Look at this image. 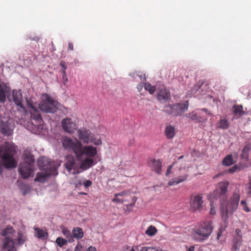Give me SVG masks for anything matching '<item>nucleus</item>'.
<instances>
[{"mask_svg": "<svg viewBox=\"0 0 251 251\" xmlns=\"http://www.w3.org/2000/svg\"><path fill=\"white\" fill-rule=\"evenodd\" d=\"M38 163L40 167H42V170L37 174L34 179L35 181L43 182L50 175L56 176L58 174L57 169L60 165L55 164L54 162H49L45 157H42L39 159Z\"/></svg>", "mask_w": 251, "mask_h": 251, "instance_id": "1", "label": "nucleus"}, {"mask_svg": "<svg viewBox=\"0 0 251 251\" xmlns=\"http://www.w3.org/2000/svg\"><path fill=\"white\" fill-rule=\"evenodd\" d=\"M240 200V195L234 193L228 201L222 199L221 201V213L222 220L226 223V226L228 224L229 214H232L237 208Z\"/></svg>", "mask_w": 251, "mask_h": 251, "instance_id": "2", "label": "nucleus"}, {"mask_svg": "<svg viewBox=\"0 0 251 251\" xmlns=\"http://www.w3.org/2000/svg\"><path fill=\"white\" fill-rule=\"evenodd\" d=\"M16 151V147L13 143L5 142L1 147V160L6 168L16 167L17 162L13 157Z\"/></svg>", "mask_w": 251, "mask_h": 251, "instance_id": "3", "label": "nucleus"}, {"mask_svg": "<svg viewBox=\"0 0 251 251\" xmlns=\"http://www.w3.org/2000/svg\"><path fill=\"white\" fill-rule=\"evenodd\" d=\"M213 228L214 226L212 222L206 221L200 228L193 230V238L197 242H202L210 235Z\"/></svg>", "mask_w": 251, "mask_h": 251, "instance_id": "4", "label": "nucleus"}, {"mask_svg": "<svg viewBox=\"0 0 251 251\" xmlns=\"http://www.w3.org/2000/svg\"><path fill=\"white\" fill-rule=\"evenodd\" d=\"M58 107L57 101L52 100L48 94L42 96V102L39 104L40 110L46 113H54Z\"/></svg>", "mask_w": 251, "mask_h": 251, "instance_id": "5", "label": "nucleus"}, {"mask_svg": "<svg viewBox=\"0 0 251 251\" xmlns=\"http://www.w3.org/2000/svg\"><path fill=\"white\" fill-rule=\"evenodd\" d=\"M77 132L79 139L85 143H93L95 145H100L102 144L101 138L95 136L88 130L85 128L79 129Z\"/></svg>", "mask_w": 251, "mask_h": 251, "instance_id": "6", "label": "nucleus"}, {"mask_svg": "<svg viewBox=\"0 0 251 251\" xmlns=\"http://www.w3.org/2000/svg\"><path fill=\"white\" fill-rule=\"evenodd\" d=\"M13 121L10 118H2L0 120V132L6 136H10L14 129Z\"/></svg>", "mask_w": 251, "mask_h": 251, "instance_id": "7", "label": "nucleus"}, {"mask_svg": "<svg viewBox=\"0 0 251 251\" xmlns=\"http://www.w3.org/2000/svg\"><path fill=\"white\" fill-rule=\"evenodd\" d=\"M63 145L66 149L72 150L76 156L77 153L80 152L82 144L76 139L74 141L71 138L65 137L63 140Z\"/></svg>", "mask_w": 251, "mask_h": 251, "instance_id": "8", "label": "nucleus"}, {"mask_svg": "<svg viewBox=\"0 0 251 251\" xmlns=\"http://www.w3.org/2000/svg\"><path fill=\"white\" fill-rule=\"evenodd\" d=\"M26 102L27 106L28 107L29 110L31 114V116L32 119L35 121V126L37 125L41 124L42 122V118L39 114V111L34 105L33 102L30 100L26 99Z\"/></svg>", "mask_w": 251, "mask_h": 251, "instance_id": "9", "label": "nucleus"}, {"mask_svg": "<svg viewBox=\"0 0 251 251\" xmlns=\"http://www.w3.org/2000/svg\"><path fill=\"white\" fill-rule=\"evenodd\" d=\"M97 153V149L91 146H85L83 148L82 146L80 147V152L76 155L77 159H81L82 157L85 155L87 158H91L96 155Z\"/></svg>", "mask_w": 251, "mask_h": 251, "instance_id": "10", "label": "nucleus"}, {"mask_svg": "<svg viewBox=\"0 0 251 251\" xmlns=\"http://www.w3.org/2000/svg\"><path fill=\"white\" fill-rule=\"evenodd\" d=\"M190 204L191 208L193 211H201L203 207L202 195L197 194L192 196L190 200Z\"/></svg>", "mask_w": 251, "mask_h": 251, "instance_id": "11", "label": "nucleus"}, {"mask_svg": "<svg viewBox=\"0 0 251 251\" xmlns=\"http://www.w3.org/2000/svg\"><path fill=\"white\" fill-rule=\"evenodd\" d=\"M229 182L227 181H222L218 184V187L214 192L215 196L219 195L221 200L225 199L227 192V188L229 186Z\"/></svg>", "mask_w": 251, "mask_h": 251, "instance_id": "12", "label": "nucleus"}, {"mask_svg": "<svg viewBox=\"0 0 251 251\" xmlns=\"http://www.w3.org/2000/svg\"><path fill=\"white\" fill-rule=\"evenodd\" d=\"M61 125L64 130L68 133H72L76 129L75 123L69 118L63 119L61 122Z\"/></svg>", "mask_w": 251, "mask_h": 251, "instance_id": "13", "label": "nucleus"}, {"mask_svg": "<svg viewBox=\"0 0 251 251\" xmlns=\"http://www.w3.org/2000/svg\"><path fill=\"white\" fill-rule=\"evenodd\" d=\"M19 171L24 178H27L33 176L34 171L30 165L23 164L19 168Z\"/></svg>", "mask_w": 251, "mask_h": 251, "instance_id": "14", "label": "nucleus"}, {"mask_svg": "<svg viewBox=\"0 0 251 251\" xmlns=\"http://www.w3.org/2000/svg\"><path fill=\"white\" fill-rule=\"evenodd\" d=\"M16 233V231L9 226L2 229L0 232V235L3 237L2 240L14 239L13 238Z\"/></svg>", "mask_w": 251, "mask_h": 251, "instance_id": "15", "label": "nucleus"}, {"mask_svg": "<svg viewBox=\"0 0 251 251\" xmlns=\"http://www.w3.org/2000/svg\"><path fill=\"white\" fill-rule=\"evenodd\" d=\"M2 251H17L14 239L2 240Z\"/></svg>", "mask_w": 251, "mask_h": 251, "instance_id": "16", "label": "nucleus"}, {"mask_svg": "<svg viewBox=\"0 0 251 251\" xmlns=\"http://www.w3.org/2000/svg\"><path fill=\"white\" fill-rule=\"evenodd\" d=\"M149 165L153 171L158 174L161 173L162 163L160 160L150 159L149 160Z\"/></svg>", "mask_w": 251, "mask_h": 251, "instance_id": "17", "label": "nucleus"}, {"mask_svg": "<svg viewBox=\"0 0 251 251\" xmlns=\"http://www.w3.org/2000/svg\"><path fill=\"white\" fill-rule=\"evenodd\" d=\"M12 98L14 103L18 106L24 108V107L22 104V96L21 91L13 90L12 95Z\"/></svg>", "mask_w": 251, "mask_h": 251, "instance_id": "18", "label": "nucleus"}, {"mask_svg": "<svg viewBox=\"0 0 251 251\" xmlns=\"http://www.w3.org/2000/svg\"><path fill=\"white\" fill-rule=\"evenodd\" d=\"M175 106L176 107V116H177L180 115L188 110L189 103L187 101H186L184 103H176L175 104Z\"/></svg>", "mask_w": 251, "mask_h": 251, "instance_id": "19", "label": "nucleus"}, {"mask_svg": "<svg viewBox=\"0 0 251 251\" xmlns=\"http://www.w3.org/2000/svg\"><path fill=\"white\" fill-rule=\"evenodd\" d=\"M80 161V168L83 170H86L90 168L93 164L94 160L91 158L82 157Z\"/></svg>", "mask_w": 251, "mask_h": 251, "instance_id": "20", "label": "nucleus"}, {"mask_svg": "<svg viewBox=\"0 0 251 251\" xmlns=\"http://www.w3.org/2000/svg\"><path fill=\"white\" fill-rule=\"evenodd\" d=\"M10 90V87L4 83H0V102L6 100V94L8 93Z\"/></svg>", "mask_w": 251, "mask_h": 251, "instance_id": "21", "label": "nucleus"}, {"mask_svg": "<svg viewBox=\"0 0 251 251\" xmlns=\"http://www.w3.org/2000/svg\"><path fill=\"white\" fill-rule=\"evenodd\" d=\"M66 168L70 172L72 170H75L77 168L75 164V160L73 156H68L66 159V162L65 164Z\"/></svg>", "mask_w": 251, "mask_h": 251, "instance_id": "22", "label": "nucleus"}, {"mask_svg": "<svg viewBox=\"0 0 251 251\" xmlns=\"http://www.w3.org/2000/svg\"><path fill=\"white\" fill-rule=\"evenodd\" d=\"M157 98L158 100L166 101L169 100L170 98L169 91L166 88H161L158 93Z\"/></svg>", "mask_w": 251, "mask_h": 251, "instance_id": "23", "label": "nucleus"}, {"mask_svg": "<svg viewBox=\"0 0 251 251\" xmlns=\"http://www.w3.org/2000/svg\"><path fill=\"white\" fill-rule=\"evenodd\" d=\"M237 154H234V158L232 155L228 154L223 160V164L225 166H228L233 164L237 161Z\"/></svg>", "mask_w": 251, "mask_h": 251, "instance_id": "24", "label": "nucleus"}, {"mask_svg": "<svg viewBox=\"0 0 251 251\" xmlns=\"http://www.w3.org/2000/svg\"><path fill=\"white\" fill-rule=\"evenodd\" d=\"M24 156L25 161V164L31 166L32 164L34 162V159L33 155L31 153L30 151L28 150H25L24 151Z\"/></svg>", "mask_w": 251, "mask_h": 251, "instance_id": "25", "label": "nucleus"}, {"mask_svg": "<svg viewBox=\"0 0 251 251\" xmlns=\"http://www.w3.org/2000/svg\"><path fill=\"white\" fill-rule=\"evenodd\" d=\"M187 175H184L183 176H178L170 180L168 182V185L173 186L176 185L186 180L187 178Z\"/></svg>", "mask_w": 251, "mask_h": 251, "instance_id": "26", "label": "nucleus"}, {"mask_svg": "<svg viewBox=\"0 0 251 251\" xmlns=\"http://www.w3.org/2000/svg\"><path fill=\"white\" fill-rule=\"evenodd\" d=\"M251 149V143H248L245 145L242 151L241 158L245 161L249 159V152Z\"/></svg>", "mask_w": 251, "mask_h": 251, "instance_id": "27", "label": "nucleus"}, {"mask_svg": "<svg viewBox=\"0 0 251 251\" xmlns=\"http://www.w3.org/2000/svg\"><path fill=\"white\" fill-rule=\"evenodd\" d=\"M34 230L36 231V236L39 239H44L48 237V233L45 230L35 227Z\"/></svg>", "mask_w": 251, "mask_h": 251, "instance_id": "28", "label": "nucleus"}, {"mask_svg": "<svg viewBox=\"0 0 251 251\" xmlns=\"http://www.w3.org/2000/svg\"><path fill=\"white\" fill-rule=\"evenodd\" d=\"M176 133L174 127L169 126L165 129V135L168 139H172L174 137Z\"/></svg>", "mask_w": 251, "mask_h": 251, "instance_id": "29", "label": "nucleus"}, {"mask_svg": "<svg viewBox=\"0 0 251 251\" xmlns=\"http://www.w3.org/2000/svg\"><path fill=\"white\" fill-rule=\"evenodd\" d=\"M73 237L75 239H79L83 237V232L82 229L78 227L74 228L72 231Z\"/></svg>", "mask_w": 251, "mask_h": 251, "instance_id": "30", "label": "nucleus"}, {"mask_svg": "<svg viewBox=\"0 0 251 251\" xmlns=\"http://www.w3.org/2000/svg\"><path fill=\"white\" fill-rule=\"evenodd\" d=\"M185 117L192 120L196 121L199 122H201L203 121L201 117L198 115L194 111L192 112L191 113L187 114L185 115Z\"/></svg>", "mask_w": 251, "mask_h": 251, "instance_id": "31", "label": "nucleus"}, {"mask_svg": "<svg viewBox=\"0 0 251 251\" xmlns=\"http://www.w3.org/2000/svg\"><path fill=\"white\" fill-rule=\"evenodd\" d=\"M229 123L226 119H221L217 124V127L222 129H226L228 128Z\"/></svg>", "mask_w": 251, "mask_h": 251, "instance_id": "32", "label": "nucleus"}, {"mask_svg": "<svg viewBox=\"0 0 251 251\" xmlns=\"http://www.w3.org/2000/svg\"><path fill=\"white\" fill-rule=\"evenodd\" d=\"M176 107L175 106V104L173 105H168L164 107V111L166 113L173 115L175 116H176Z\"/></svg>", "mask_w": 251, "mask_h": 251, "instance_id": "33", "label": "nucleus"}, {"mask_svg": "<svg viewBox=\"0 0 251 251\" xmlns=\"http://www.w3.org/2000/svg\"><path fill=\"white\" fill-rule=\"evenodd\" d=\"M233 108L234 113L237 115L241 116L244 115L245 113L242 105H235L233 106Z\"/></svg>", "mask_w": 251, "mask_h": 251, "instance_id": "34", "label": "nucleus"}, {"mask_svg": "<svg viewBox=\"0 0 251 251\" xmlns=\"http://www.w3.org/2000/svg\"><path fill=\"white\" fill-rule=\"evenodd\" d=\"M157 229L155 226H150L146 230V234L149 236H152L155 234L157 232Z\"/></svg>", "mask_w": 251, "mask_h": 251, "instance_id": "35", "label": "nucleus"}, {"mask_svg": "<svg viewBox=\"0 0 251 251\" xmlns=\"http://www.w3.org/2000/svg\"><path fill=\"white\" fill-rule=\"evenodd\" d=\"M25 240L26 238L25 236L22 233L18 232L17 238L18 244L21 245L24 243Z\"/></svg>", "mask_w": 251, "mask_h": 251, "instance_id": "36", "label": "nucleus"}, {"mask_svg": "<svg viewBox=\"0 0 251 251\" xmlns=\"http://www.w3.org/2000/svg\"><path fill=\"white\" fill-rule=\"evenodd\" d=\"M145 89L149 91L151 94H153L155 91V87L152 86L150 83H146L144 85Z\"/></svg>", "mask_w": 251, "mask_h": 251, "instance_id": "37", "label": "nucleus"}, {"mask_svg": "<svg viewBox=\"0 0 251 251\" xmlns=\"http://www.w3.org/2000/svg\"><path fill=\"white\" fill-rule=\"evenodd\" d=\"M62 232L66 237L68 238L69 241H71L70 239H72V236L70 231L66 227H62Z\"/></svg>", "mask_w": 251, "mask_h": 251, "instance_id": "38", "label": "nucleus"}, {"mask_svg": "<svg viewBox=\"0 0 251 251\" xmlns=\"http://www.w3.org/2000/svg\"><path fill=\"white\" fill-rule=\"evenodd\" d=\"M248 167V165L246 164H239V166L237 167V166H234L232 168L229 169V171L231 173H233L236 171V170L237 169V168H239V170H242L245 168H247Z\"/></svg>", "mask_w": 251, "mask_h": 251, "instance_id": "39", "label": "nucleus"}, {"mask_svg": "<svg viewBox=\"0 0 251 251\" xmlns=\"http://www.w3.org/2000/svg\"><path fill=\"white\" fill-rule=\"evenodd\" d=\"M56 243L60 247H63L64 245H66L67 243V241L61 237H58L56 239Z\"/></svg>", "mask_w": 251, "mask_h": 251, "instance_id": "40", "label": "nucleus"}, {"mask_svg": "<svg viewBox=\"0 0 251 251\" xmlns=\"http://www.w3.org/2000/svg\"><path fill=\"white\" fill-rule=\"evenodd\" d=\"M249 182L247 184V190L248 195L251 197V176H248Z\"/></svg>", "mask_w": 251, "mask_h": 251, "instance_id": "41", "label": "nucleus"}, {"mask_svg": "<svg viewBox=\"0 0 251 251\" xmlns=\"http://www.w3.org/2000/svg\"><path fill=\"white\" fill-rule=\"evenodd\" d=\"M140 251H163L162 250L159 249L143 247L141 249Z\"/></svg>", "mask_w": 251, "mask_h": 251, "instance_id": "42", "label": "nucleus"}, {"mask_svg": "<svg viewBox=\"0 0 251 251\" xmlns=\"http://www.w3.org/2000/svg\"><path fill=\"white\" fill-rule=\"evenodd\" d=\"M127 201L126 199L124 200V199L121 198L119 196L116 197L115 195H114V198L112 199L113 202L120 203H122L124 201Z\"/></svg>", "mask_w": 251, "mask_h": 251, "instance_id": "43", "label": "nucleus"}, {"mask_svg": "<svg viewBox=\"0 0 251 251\" xmlns=\"http://www.w3.org/2000/svg\"><path fill=\"white\" fill-rule=\"evenodd\" d=\"M228 225V224L227 225ZM227 226H226V223H225V226L223 227H222L221 228H220L219 229V230L217 233V239L218 240H219L220 239V237H221V236L222 235V234H223V231L225 230L226 229V227Z\"/></svg>", "mask_w": 251, "mask_h": 251, "instance_id": "44", "label": "nucleus"}, {"mask_svg": "<svg viewBox=\"0 0 251 251\" xmlns=\"http://www.w3.org/2000/svg\"><path fill=\"white\" fill-rule=\"evenodd\" d=\"M177 162L174 163L172 165H170L167 170L166 175L168 176L171 173L172 169L173 166H174L176 164H177Z\"/></svg>", "mask_w": 251, "mask_h": 251, "instance_id": "45", "label": "nucleus"}, {"mask_svg": "<svg viewBox=\"0 0 251 251\" xmlns=\"http://www.w3.org/2000/svg\"><path fill=\"white\" fill-rule=\"evenodd\" d=\"M126 195H127V193L125 191L122 192L121 193L115 194L116 197L119 196V197H123V199H124V200H125V198L126 196Z\"/></svg>", "mask_w": 251, "mask_h": 251, "instance_id": "46", "label": "nucleus"}, {"mask_svg": "<svg viewBox=\"0 0 251 251\" xmlns=\"http://www.w3.org/2000/svg\"><path fill=\"white\" fill-rule=\"evenodd\" d=\"M200 86H201L200 85H195L192 90V93L196 94L198 91V90L200 88Z\"/></svg>", "mask_w": 251, "mask_h": 251, "instance_id": "47", "label": "nucleus"}, {"mask_svg": "<svg viewBox=\"0 0 251 251\" xmlns=\"http://www.w3.org/2000/svg\"><path fill=\"white\" fill-rule=\"evenodd\" d=\"M60 65L62 68V72L63 74H65L66 73V70L67 69L64 63L61 62L60 63Z\"/></svg>", "mask_w": 251, "mask_h": 251, "instance_id": "48", "label": "nucleus"}, {"mask_svg": "<svg viewBox=\"0 0 251 251\" xmlns=\"http://www.w3.org/2000/svg\"><path fill=\"white\" fill-rule=\"evenodd\" d=\"M210 213L212 215H214L216 213L215 208L213 206L212 203H211Z\"/></svg>", "mask_w": 251, "mask_h": 251, "instance_id": "49", "label": "nucleus"}, {"mask_svg": "<svg viewBox=\"0 0 251 251\" xmlns=\"http://www.w3.org/2000/svg\"><path fill=\"white\" fill-rule=\"evenodd\" d=\"M91 185H92V182H91V181H90L89 180H86L84 183V185L85 186V187H88L90 186Z\"/></svg>", "mask_w": 251, "mask_h": 251, "instance_id": "50", "label": "nucleus"}, {"mask_svg": "<svg viewBox=\"0 0 251 251\" xmlns=\"http://www.w3.org/2000/svg\"><path fill=\"white\" fill-rule=\"evenodd\" d=\"M62 78H63V83L65 84L68 81V79L67 78V76L66 75V73L65 74H63V76H62Z\"/></svg>", "mask_w": 251, "mask_h": 251, "instance_id": "51", "label": "nucleus"}, {"mask_svg": "<svg viewBox=\"0 0 251 251\" xmlns=\"http://www.w3.org/2000/svg\"><path fill=\"white\" fill-rule=\"evenodd\" d=\"M82 246L80 245H77L74 251H81Z\"/></svg>", "mask_w": 251, "mask_h": 251, "instance_id": "52", "label": "nucleus"}, {"mask_svg": "<svg viewBox=\"0 0 251 251\" xmlns=\"http://www.w3.org/2000/svg\"><path fill=\"white\" fill-rule=\"evenodd\" d=\"M136 200H137V198H135V197H133V198H132V203L131 204H130L129 205V206H130L131 207L133 206H134V204H135V202H136Z\"/></svg>", "mask_w": 251, "mask_h": 251, "instance_id": "53", "label": "nucleus"}, {"mask_svg": "<svg viewBox=\"0 0 251 251\" xmlns=\"http://www.w3.org/2000/svg\"><path fill=\"white\" fill-rule=\"evenodd\" d=\"M87 251H96V249L95 247L90 246L88 248Z\"/></svg>", "mask_w": 251, "mask_h": 251, "instance_id": "54", "label": "nucleus"}, {"mask_svg": "<svg viewBox=\"0 0 251 251\" xmlns=\"http://www.w3.org/2000/svg\"><path fill=\"white\" fill-rule=\"evenodd\" d=\"M243 209L245 211H246L247 212L250 211L249 208L247 206V205L243 206Z\"/></svg>", "mask_w": 251, "mask_h": 251, "instance_id": "55", "label": "nucleus"}, {"mask_svg": "<svg viewBox=\"0 0 251 251\" xmlns=\"http://www.w3.org/2000/svg\"><path fill=\"white\" fill-rule=\"evenodd\" d=\"M194 249L195 248L194 246H191L187 249V251H194Z\"/></svg>", "mask_w": 251, "mask_h": 251, "instance_id": "56", "label": "nucleus"}, {"mask_svg": "<svg viewBox=\"0 0 251 251\" xmlns=\"http://www.w3.org/2000/svg\"><path fill=\"white\" fill-rule=\"evenodd\" d=\"M140 77L141 78V79L142 80H146V77H145V75H140Z\"/></svg>", "mask_w": 251, "mask_h": 251, "instance_id": "57", "label": "nucleus"}, {"mask_svg": "<svg viewBox=\"0 0 251 251\" xmlns=\"http://www.w3.org/2000/svg\"><path fill=\"white\" fill-rule=\"evenodd\" d=\"M137 89H138L139 91H140L142 88H143V86L142 85H137Z\"/></svg>", "mask_w": 251, "mask_h": 251, "instance_id": "58", "label": "nucleus"}, {"mask_svg": "<svg viewBox=\"0 0 251 251\" xmlns=\"http://www.w3.org/2000/svg\"><path fill=\"white\" fill-rule=\"evenodd\" d=\"M69 49H70L71 50H73V45L72 44L70 43L69 44Z\"/></svg>", "mask_w": 251, "mask_h": 251, "instance_id": "59", "label": "nucleus"}, {"mask_svg": "<svg viewBox=\"0 0 251 251\" xmlns=\"http://www.w3.org/2000/svg\"><path fill=\"white\" fill-rule=\"evenodd\" d=\"M202 110L205 111V112H207L208 115H211L210 113L208 112L207 109L204 108V109H202Z\"/></svg>", "mask_w": 251, "mask_h": 251, "instance_id": "60", "label": "nucleus"}, {"mask_svg": "<svg viewBox=\"0 0 251 251\" xmlns=\"http://www.w3.org/2000/svg\"><path fill=\"white\" fill-rule=\"evenodd\" d=\"M241 204L242 205H243V206H244V205H246V202L244 201H241Z\"/></svg>", "mask_w": 251, "mask_h": 251, "instance_id": "61", "label": "nucleus"}, {"mask_svg": "<svg viewBox=\"0 0 251 251\" xmlns=\"http://www.w3.org/2000/svg\"><path fill=\"white\" fill-rule=\"evenodd\" d=\"M183 156H180L179 158H178V160H180V159L182 158H183Z\"/></svg>", "mask_w": 251, "mask_h": 251, "instance_id": "62", "label": "nucleus"}, {"mask_svg": "<svg viewBox=\"0 0 251 251\" xmlns=\"http://www.w3.org/2000/svg\"><path fill=\"white\" fill-rule=\"evenodd\" d=\"M8 98L9 99V100H11V97H8Z\"/></svg>", "mask_w": 251, "mask_h": 251, "instance_id": "63", "label": "nucleus"}, {"mask_svg": "<svg viewBox=\"0 0 251 251\" xmlns=\"http://www.w3.org/2000/svg\"><path fill=\"white\" fill-rule=\"evenodd\" d=\"M181 169H182V167H180V168H179L180 171L181 170Z\"/></svg>", "mask_w": 251, "mask_h": 251, "instance_id": "64", "label": "nucleus"}]
</instances>
